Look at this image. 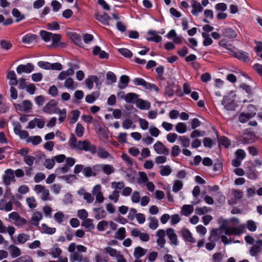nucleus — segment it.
<instances>
[{
    "instance_id": "1",
    "label": "nucleus",
    "mask_w": 262,
    "mask_h": 262,
    "mask_svg": "<svg viewBox=\"0 0 262 262\" xmlns=\"http://www.w3.org/2000/svg\"><path fill=\"white\" fill-rule=\"evenodd\" d=\"M78 150L90 151L92 154L96 153V146L92 144L88 140L79 141Z\"/></svg>"
},
{
    "instance_id": "2",
    "label": "nucleus",
    "mask_w": 262,
    "mask_h": 262,
    "mask_svg": "<svg viewBox=\"0 0 262 262\" xmlns=\"http://www.w3.org/2000/svg\"><path fill=\"white\" fill-rule=\"evenodd\" d=\"M120 94H123L121 97L122 99H124L127 103H136V101L139 98V96L134 93H129L126 95L124 94V92L120 91L117 93V96H119Z\"/></svg>"
},
{
    "instance_id": "3",
    "label": "nucleus",
    "mask_w": 262,
    "mask_h": 262,
    "mask_svg": "<svg viewBox=\"0 0 262 262\" xmlns=\"http://www.w3.org/2000/svg\"><path fill=\"white\" fill-rule=\"evenodd\" d=\"M154 149L156 153L160 155H168L169 150L161 142L157 141L154 145Z\"/></svg>"
},
{
    "instance_id": "4",
    "label": "nucleus",
    "mask_w": 262,
    "mask_h": 262,
    "mask_svg": "<svg viewBox=\"0 0 262 262\" xmlns=\"http://www.w3.org/2000/svg\"><path fill=\"white\" fill-rule=\"evenodd\" d=\"M15 108L20 112H28L32 109V103L28 100H24L22 103H15Z\"/></svg>"
},
{
    "instance_id": "5",
    "label": "nucleus",
    "mask_w": 262,
    "mask_h": 262,
    "mask_svg": "<svg viewBox=\"0 0 262 262\" xmlns=\"http://www.w3.org/2000/svg\"><path fill=\"white\" fill-rule=\"evenodd\" d=\"M223 228L221 226L217 229H213L210 232V235L209 237V241L212 242H217L223 234Z\"/></svg>"
},
{
    "instance_id": "6",
    "label": "nucleus",
    "mask_w": 262,
    "mask_h": 262,
    "mask_svg": "<svg viewBox=\"0 0 262 262\" xmlns=\"http://www.w3.org/2000/svg\"><path fill=\"white\" fill-rule=\"evenodd\" d=\"M134 83L136 85H142L146 89L150 90L154 89L158 91V88L155 85L145 81L143 79L136 78L133 80Z\"/></svg>"
},
{
    "instance_id": "7",
    "label": "nucleus",
    "mask_w": 262,
    "mask_h": 262,
    "mask_svg": "<svg viewBox=\"0 0 262 262\" xmlns=\"http://www.w3.org/2000/svg\"><path fill=\"white\" fill-rule=\"evenodd\" d=\"M34 66L31 63H27L26 64H19L16 68V72L18 74L23 73H30L34 70Z\"/></svg>"
},
{
    "instance_id": "8",
    "label": "nucleus",
    "mask_w": 262,
    "mask_h": 262,
    "mask_svg": "<svg viewBox=\"0 0 262 262\" xmlns=\"http://www.w3.org/2000/svg\"><path fill=\"white\" fill-rule=\"evenodd\" d=\"M222 104L224 106V108L228 111H234L236 106L234 100L228 99L225 97L223 98Z\"/></svg>"
},
{
    "instance_id": "9",
    "label": "nucleus",
    "mask_w": 262,
    "mask_h": 262,
    "mask_svg": "<svg viewBox=\"0 0 262 262\" xmlns=\"http://www.w3.org/2000/svg\"><path fill=\"white\" fill-rule=\"evenodd\" d=\"M156 236L158 237L157 239L158 245L161 248H163L166 243L165 231L163 229L159 230L156 233Z\"/></svg>"
},
{
    "instance_id": "10",
    "label": "nucleus",
    "mask_w": 262,
    "mask_h": 262,
    "mask_svg": "<svg viewBox=\"0 0 262 262\" xmlns=\"http://www.w3.org/2000/svg\"><path fill=\"white\" fill-rule=\"evenodd\" d=\"M5 175L3 176V179L4 183L8 185L10 184V181H15V177L13 170L11 169H7L5 171Z\"/></svg>"
},
{
    "instance_id": "11",
    "label": "nucleus",
    "mask_w": 262,
    "mask_h": 262,
    "mask_svg": "<svg viewBox=\"0 0 262 262\" xmlns=\"http://www.w3.org/2000/svg\"><path fill=\"white\" fill-rule=\"evenodd\" d=\"M69 30H67V35H68L70 39L76 45L80 46L81 43V40L80 36L76 32L70 31V29H68Z\"/></svg>"
},
{
    "instance_id": "12",
    "label": "nucleus",
    "mask_w": 262,
    "mask_h": 262,
    "mask_svg": "<svg viewBox=\"0 0 262 262\" xmlns=\"http://www.w3.org/2000/svg\"><path fill=\"white\" fill-rule=\"evenodd\" d=\"M231 54L233 55L236 58L241 60L244 62H247L250 61L248 54L244 51H238L235 52L231 51Z\"/></svg>"
},
{
    "instance_id": "13",
    "label": "nucleus",
    "mask_w": 262,
    "mask_h": 262,
    "mask_svg": "<svg viewBox=\"0 0 262 262\" xmlns=\"http://www.w3.org/2000/svg\"><path fill=\"white\" fill-rule=\"evenodd\" d=\"M191 5L192 8L191 13L194 16H198L199 13L203 10V8L201 4L196 0L191 1Z\"/></svg>"
},
{
    "instance_id": "14",
    "label": "nucleus",
    "mask_w": 262,
    "mask_h": 262,
    "mask_svg": "<svg viewBox=\"0 0 262 262\" xmlns=\"http://www.w3.org/2000/svg\"><path fill=\"white\" fill-rule=\"evenodd\" d=\"M262 250V240L257 241L256 243L251 247L250 250V254L252 256H256Z\"/></svg>"
},
{
    "instance_id": "15",
    "label": "nucleus",
    "mask_w": 262,
    "mask_h": 262,
    "mask_svg": "<svg viewBox=\"0 0 262 262\" xmlns=\"http://www.w3.org/2000/svg\"><path fill=\"white\" fill-rule=\"evenodd\" d=\"M95 18L102 24L108 25V21L111 19V17L105 12L102 13L97 12L95 14Z\"/></svg>"
},
{
    "instance_id": "16",
    "label": "nucleus",
    "mask_w": 262,
    "mask_h": 262,
    "mask_svg": "<svg viewBox=\"0 0 262 262\" xmlns=\"http://www.w3.org/2000/svg\"><path fill=\"white\" fill-rule=\"evenodd\" d=\"M56 110V103L54 100L49 102L43 107V111L45 113L52 114L55 112Z\"/></svg>"
},
{
    "instance_id": "17",
    "label": "nucleus",
    "mask_w": 262,
    "mask_h": 262,
    "mask_svg": "<svg viewBox=\"0 0 262 262\" xmlns=\"http://www.w3.org/2000/svg\"><path fill=\"white\" fill-rule=\"evenodd\" d=\"M166 234L168 236L171 244L175 246L178 245L177 235L175 233L174 230L172 228H168L166 230Z\"/></svg>"
},
{
    "instance_id": "18",
    "label": "nucleus",
    "mask_w": 262,
    "mask_h": 262,
    "mask_svg": "<svg viewBox=\"0 0 262 262\" xmlns=\"http://www.w3.org/2000/svg\"><path fill=\"white\" fill-rule=\"evenodd\" d=\"M71 261H77L78 262H89V259L86 257H83L82 255L78 252H75L70 255Z\"/></svg>"
},
{
    "instance_id": "19",
    "label": "nucleus",
    "mask_w": 262,
    "mask_h": 262,
    "mask_svg": "<svg viewBox=\"0 0 262 262\" xmlns=\"http://www.w3.org/2000/svg\"><path fill=\"white\" fill-rule=\"evenodd\" d=\"M98 167V171L102 170L106 174L110 175L114 172V169L113 166L108 164H102L96 166Z\"/></svg>"
},
{
    "instance_id": "20",
    "label": "nucleus",
    "mask_w": 262,
    "mask_h": 262,
    "mask_svg": "<svg viewBox=\"0 0 262 262\" xmlns=\"http://www.w3.org/2000/svg\"><path fill=\"white\" fill-rule=\"evenodd\" d=\"M37 38L38 36L37 35L28 33L22 37L21 41L24 43L29 44L36 41Z\"/></svg>"
},
{
    "instance_id": "21",
    "label": "nucleus",
    "mask_w": 262,
    "mask_h": 262,
    "mask_svg": "<svg viewBox=\"0 0 262 262\" xmlns=\"http://www.w3.org/2000/svg\"><path fill=\"white\" fill-rule=\"evenodd\" d=\"M129 81V78L126 75H122L119 79L118 83V87L121 90H123L126 88Z\"/></svg>"
},
{
    "instance_id": "22",
    "label": "nucleus",
    "mask_w": 262,
    "mask_h": 262,
    "mask_svg": "<svg viewBox=\"0 0 262 262\" xmlns=\"http://www.w3.org/2000/svg\"><path fill=\"white\" fill-rule=\"evenodd\" d=\"M182 236L184 240L190 243L195 242V239L193 238L190 231L187 229H183L181 230Z\"/></svg>"
},
{
    "instance_id": "23",
    "label": "nucleus",
    "mask_w": 262,
    "mask_h": 262,
    "mask_svg": "<svg viewBox=\"0 0 262 262\" xmlns=\"http://www.w3.org/2000/svg\"><path fill=\"white\" fill-rule=\"evenodd\" d=\"M93 53L94 55H98L100 58H108V54L104 51L101 50V48L98 46L94 48Z\"/></svg>"
},
{
    "instance_id": "24",
    "label": "nucleus",
    "mask_w": 262,
    "mask_h": 262,
    "mask_svg": "<svg viewBox=\"0 0 262 262\" xmlns=\"http://www.w3.org/2000/svg\"><path fill=\"white\" fill-rule=\"evenodd\" d=\"M98 80V77L95 75L89 76L85 80V83L87 88L89 90H91L93 87L94 82L97 83Z\"/></svg>"
},
{
    "instance_id": "25",
    "label": "nucleus",
    "mask_w": 262,
    "mask_h": 262,
    "mask_svg": "<svg viewBox=\"0 0 262 262\" xmlns=\"http://www.w3.org/2000/svg\"><path fill=\"white\" fill-rule=\"evenodd\" d=\"M147 33L152 36V37H147L146 39L147 40L152 41L156 42H159L161 41L162 37L158 35L156 31L149 30L148 31Z\"/></svg>"
},
{
    "instance_id": "26",
    "label": "nucleus",
    "mask_w": 262,
    "mask_h": 262,
    "mask_svg": "<svg viewBox=\"0 0 262 262\" xmlns=\"http://www.w3.org/2000/svg\"><path fill=\"white\" fill-rule=\"evenodd\" d=\"M136 104L138 108L141 110H148L150 106V104L149 102L139 98L136 102Z\"/></svg>"
},
{
    "instance_id": "27",
    "label": "nucleus",
    "mask_w": 262,
    "mask_h": 262,
    "mask_svg": "<svg viewBox=\"0 0 262 262\" xmlns=\"http://www.w3.org/2000/svg\"><path fill=\"white\" fill-rule=\"evenodd\" d=\"M96 171H98V167H96V166L94 167L93 170L92 168L87 167L83 168L82 172L85 177H90L91 176H96L97 174Z\"/></svg>"
},
{
    "instance_id": "28",
    "label": "nucleus",
    "mask_w": 262,
    "mask_h": 262,
    "mask_svg": "<svg viewBox=\"0 0 262 262\" xmlns=\"http://www.w3.org/2000/svg\"><path fill=\"white\" fill-rule=\"evenodd\" d=\"M147 252V250L141 247H137L135 248L134 252V256L137 259L145 255Z\"/></svg>"
},
{
    "instance_id": "29",
    "label": "nucleus",
    "mask_w": 262,
    "mask_h": 262,
    "mask_svg": "<svg viewBox=\"0 0 262 262\" xmlns=\"http://www.w3.org/2000/svg\"><path fill=\"white\" fill-rule=\"evenodd\" d=\"M69 145L72 149H77L79 147V141L77 140L75 136L71 134L69 141Z\"/></svg>"
},
{
    "instance_id": "30",
    "label": "nucleus",
    "mask_w": 262,
    "mask_h": 262,
    "mask_svg": "<svg viewBox=\"0 0 262 262\" xmlns=\"http://www.w3.org/2000/svg\"><path fill=\"white\" fill-rule=\"evenodd\" d=\"M193 211V207L190 205H184L182 206L181 213L186 216H189Z\"/></svg>"
},
{
    "instance_id": "31",
    "label": "nucleus",
    "mask_w": 262,
    "mask_h": 262,
    "mask_svg": "<svg viewBox=\"0 0 262 262\" xmlns=\"http://www.w3.org/2000/svg\"><path fill=\"white\" fill-rule=\"evenodd\" d=\"M100 95L99 92H94L91 94L87 95L85 97V101L88 103H93Z\"/></svg>"
},
{
    "instance_id": "32",
    "label": "nucleus",
    "mask_w": 262,
    "mask_h": 262,
    "mask_svg": "<svg viewBox=\"0 0 262 262\" xmlns=\"http://www.w3.org/2000/svg\"><path fill=\"white\" fill-rule=\"evenodd\" d=\"M42 141V139L39 136H30L26 139L27 143H31L33 145H37Z\"/></svg>"
},
{
    "instance_id": "33",
    "label": "nucleus",
    "mask_w": 262,
    "mask_h": 262,
    "mask_svg": "<svg viewBox=\"0 0 262 262\" xmlns=\"http://www.w3.org/2000/svg\"><path fill=\"white\" fill-rule=\"evenodd\" d=\"M224 35L230 38H234L237 36L236 32L232 29L225 28L223 30Z\"/></svg>"
},
{
    "instance_id": "34",
    "label": "nucleus",
    "mask_w": 262,
    "mask_h": 262,
    "mask_svg": "<svg viewBox=\"0 0 262 262\" xmlns=\"http://www.w3.org/2000/svg\"><path fill=\"white\" fill-rule=\"evenodd\" d=\"M8 249L11 251V256L13 258L19 256L21 254L19 248L13 245H11L9 247Z\"/></svg>"
},
{
    "instance_id": "35",
    "label": "nucleus",
    "mask_w": 262,
    "mask_h": 262,
    "mask_svg": "<svg viewBox=\"0 0 262 262\" xmlns=\"http://www.w3.org/2000/svg\"><path fill=\"white\" fill-rule=\"evenodd\" d=\"M81 226L85 227L88 230L90 231L95 228V225L93 223V220L90 219H86L83 221Z\"/></svg>"
},
{
    "instance_id": "36",
    "label": "nucleus",
    "mask_w": 262,
    "mask_h": 262,
    "mask_svg": "<svg viewBox=\"0 0 262 262\" xmlns=\"http://www.w3.org/2000/svg\"><path fill=\"white\" fill-rule=\"evenodd\" d=\"M93 211L95 212V217L97 220L103 219L106 215V212L102 208H94Z\"/></svg>"
},
{
    "instance_id": "37",
    "label": "nucleus",
    "mask_w": 262,
    "mask_h": 262,
    "mask_svg": "<svg viewBox=\"0 0 262 262\" xmlns=\"http://www.w3.org/2000/svg\"><path fill=\"white\" fill-rule=\"evenodd\" d=\"M13 16L16 18L15 21L18 23L25 19V16L24 14H21L20 12L17 9L14 8L12 11Z\"/></svg>"
},
{
    "instance_id": "38",
    "label": "nucleus",
    "mask_w": 262,
    "mask_h": 262,
    "mask_svg": "<svg viewBox=\"0 0 262 262\" xmlns=\"http://www.w3.org/2000/svg\"><path fill=\"white\" fill-rule=\"evenodd\" d=\"M80 114V112L77 110L72 111L71 113V116L69 117L70 123L72 124L75 123L77 121Z\"/></svg>"
},
{
    "instance_id": "39",
    "label": "nucleus",
    "mask_w": 262,
    "mask_h": 262,
    "mask_svg": "<svg viewBox=\"0 0 262 262\" xmlns=\"http://www.w3.org/2000/svg\"><path fill=\"white\" fill-rule=\"evenodd\" d=\"M39 34L45 42H49L51 39L53 33L50 32L46 31L45 30H41L39 32Z\"/></svg>"
},
{
    "instance_id": "40",
    "label": "nucleus",
    "mask_w": 262,
    "mask_h": 262,
    "mask_svg": "<svg viewBox=\"0 0 262 262\" xmlns=\"http://www.w3.org/2000/svg\"><path fill=\"white\" fill-rule=\"evenodd\" d=\"M126 231L124 228H120L115 234V238L119 240H122L125 237Z\"/></svg>"
},
{
    "instance_id": "41",
    "label": "nucleus",
    "mask_w": 262,
    "mask_h": 262,
    "mask_svg": "<svg viewBox=\"0 0 262 262\" xmlns=\"http://www.w3.org/2000/svg\"><path fill=\"white\" fill-rule=\"evenodd\" d=\"M42 219V215L39 212L34 213L32 216L31 224L35 226H38L39 221Z\"/></svg>"
},
{
    "instance_id": "42",
    "label": "nucleus",
    "mask_w": 262,
    "mask_h": 262,
    "mask_svg": "<svg viewBox=\"0 0 262 262\" xmlns=\"http://www.w3.org/2000/svg\"><path fill=\"white\" fill-rule=\"evenodd\" d=\"M124 186L125 184L123 181L113 182L111 183V187L113 189H114V190H118L119 192L120 190L123 189Z\"/></svg>"
},
{
    "instance_id": "43",
    "label": "nucleus",
    "mask_w": 262,
    "mask_h": 262,
    "mask_svg": "<svg viewBox=\"0 0 262 262\" xmlns=\"http://www.w3.org/2000/svg\"><path fill=\"white\" fill-rule=\"evenodd\" d=\"M148 220L149 221V227L152 230L156 229L158 226V220L155 217H149Z\"/></svg>"
},
{
    "instance_id": "44",
    "label": "nucleus",
    "mask_w": 262,
    "mask_h": 262,
    "mask_svg": "<svg viewBox=\"0 0 262 262\" xmlns=\"http://www.w3.org/2000/svg\"><path fill=\"white\" fill-rule=\"evenodd\" d=\"M98 156L102 159H106L110 156V154L102 147H99L98 150H96Z\"/></svg>"
},
{
    "instance_id": "45",
    "label": "nucleus",
    "mask_w": 262,
    "mask_h": 262,
    "mask_svg": "<svg viewBox=\"0 0 262 262\" xmlns=\"http://www.w3.org/2000/svg\"><path fill=\"white\" fill-rule=\"evenodd\" d=\"M187 126L184 123L180 122L176 125V130L180 133L183 134L187 131Z\"/></svg>"
},
{
    "instance_id": "46",
    "label": "nucleus",
    "mask_w": 262,
    "mask_h": 262,
    "mask_svg": "<svg viewBox=\"0 0 262 262\" xmlns=\"http://www.w3.org/2000/svg\"><path fill=\"white\" fill-rule=\"evenodd\" d=\"M183 182L181 180H176L174 181L172 186V191L174 192H178L183 187Z\"/></svg>"
},
{
    "instance_id": "47",
    "label": "nucleus",
    "mask_w": 262,
    "mask_h": 262,
    "mask_svg": "<svg viewBox=\"0 0 262 262\" xmlns=\"http://www.w3.org/2000/svg\"><path fill=\"white\" fill-rule=\"evenodd\" d=\"M161 168V169L160 172L162 176H169L171 172V169L168 165L162 166Z\"/></svg>"
},
{
    "instance_id": "48",
    "label": "nucleus",
    "mask_w": 262,
    "mask_h": 262,
    "mask_svg": "<svg viewBox=\"0 0 262 262\" xmlns=\"http://www.w3.org/2000/svg\"><path fill=\"white\" fill-rule=\"evenodd\" d=\"M84 131V127L79 123L76 125L75 128V134L78 137H81Z\"/></svg>"
},
{
    "instance_id": "49",
    "label": "nucleus",
    "mask_w": 262,
    "mask_h": 262,
    "mask_svg": "<svg viewBox=\"0 0 262 262\" xmlns=\"http://www.w3.org/2000/svg\"><path fill=\"white\" fill-rule=\"evenodd\" d=\"M245 225H242L237 227H232V234L235 235H239L243 232L244 230L245 229Z\"/></svg>"
},
{
    "instance_id": "50",
    "label": "nucleus",
    "mask_w": 262,
    "mask_h": 262,
    "mask_svg": "<svg viewBox=\"0 0 262 262\" xmlns=\"http://www.w3.org/2000/svg\"><path fill=\"white\" fill-rule=\"evenodd\" d=\"M120 196V193L118 190H114L112 193L108 196V198L114 203H117Z\"/></svg>"
},
{
    "instance_id": "51",
    "label": "nucleus",
    "mask_w": 262,
    "mask_h": 262,
    "mask_svg": "<svg viewBox=\"0 0 262 262\" xmlns=\"http://www.w3.org/2000/svg\"><path fill=\"white\" fill-rule=\"evenodd\" d=\"M0 45L1 48L5 50H8L12 47V43L9 41L6 40H0Z\"/></svg>"
},
{
    "instance_id": "52",
    "label": "nucleus",
    "mask_w": 262,
    "mask_h": 262,
    "mask_svg": "<svg viewBox=\"0 0 262 262\" xmlns=\"http://www.w3.org/2000/svg\"><path fill=\"white\" fill-rule=\"evenodd\" d=\"M29 238V236L25 233H20L17 236V241L20 244H25Z\"/></svg>"
},
{
    "instance_id": "53",
    "label": "nucleus",
    "mask_w": 262,
    "mask_h": 262,
    "mask_svg": "<svg viewBox=\"0 0 262 262\" xmlns=\"http://www.w3.org/2000/svg\"><path fill=\"white\" fill-rule=\"evenodd\" d=\"M179 140L183 147H188L189 146L190 140L188 137L185 136H179Z\"/></svg>"
},
{
    "instance_id": "54",
    "label": "nucleus",
    "mask_w": 262,
    "mask_h": 262,
    "mask_svg": "<svg viewBox=\"0 0 262 262\" xmlns=\"http://www.w3.org/2000/svg\"><path fill=\"white\" fill-rule=\"evenodd\" d=\"M149 133L151 136L157 137L159 135L160 131L154 125H151L149 128Z\"/></svg>"
},
{
    "instance_id": "55",
    "label": "nucleus",
    "mask_w": 262,
    "mask_h": 262,
    "mask_svg": "<svg viewBox=\"0 0 262 262\" xmlns=\"http://www.w3.org/2000/svg\"><path fill=\"white\" fill-rule=\"evenodd\" d=\"M26 202L28 206L31 209H33L37 206V203L33 196L27 198Z\"/></svg>"
},
{
    "instance_id": "56",
    "label": "nucleus",
    "mask_w": 262,
    "mask_h": 262,
    "mask_svg": "<svg viewBox=\"0 0 262 262\" xmlns=\"http://www.w3.org/2000/svg\"><path fill=\"white\" fill-rule=\"evenodd\" d=\"M252 117L253 116H251V115L248 113H242L239 115V121L242 123H244Z\"/></svg>"
},
{
    "instance_id": "57",
    "label": "nucleus",
    "mask_w": 262,
    "mask_h": 262,
    "mask_svg": "<svg viewBox=\"0 0 262 262\" xmlns=\"http://www.w3.org/2000/svg\"><path fill=\"white\" fill-rule=\"evenodd\" d=\"M105 250L106 253L110 254L111 256L117 257V256L120 253L116 249L112 248L111 247H107L105 248Z\"/></svg>"
},
{
    "instance_id": "58",
    "label": "nucleus",
    "mask_w": 262,
    "mask_h": 262,
    "mask_svg": "<svg viewBox=\"0 0 262 262\" xmlns=\"http://www.w3.org/2000/svg\"><path fill=\"white\" fill-rule=\"evenodd\" d=\"M42 226L44 233L46 234H53L56 231V229L55 228L49 227L45 224H43Z\"/></svg>"
},
{
    "instance_id": "59",
    "label": "nucleus",
    "mask_w": 262,
    "mask_h": 262,
    "mask_svg": "<svg viewBox=\"0 0 262 262\" xmlns=\"http://www.w3.org/2000/svg\"><path fill=\"white\" fill-rule=\"evenodd\" d=\"M55 163L54 159L53 158L51 159H47L45 161L44 165L47 169H50L54 167Z\"/></svg>"
},
{
    "instance_id": "60",
    "label": "nucleus",
    "mask_w": 262,
    "mask_h": 262,
    "mask_svg": "<svg viewBox=\"0 0 262 262\" xmlns=\"http://www.w3.org/2000/svg\"><path fill=\"white\" fill-rule=\"evenodd\" d=\"M119 53L125 57H131L133 56L132 52L126 48H121L118 50Z\"/></svg>"
},
{
    "instance_id": "61",
    "label": "nucleus",
    "mask_w": 262,
    "mask_h": 262,
    "mask_svg": "<svg viewBox=\"0 0 262 262\" xmlns=\"http://www.w3.org/2000/svg\"><path fill=\"white\" fill-rule=\"evenodd\" d=\"M140 127L143 130H146L148 128L149 123L147 120L144 119L139 118L138 120Z\"/></svg>"
},
{
    "instance_id": "62",
    "label": "nucleus",
    "mask_w": 262,
    "mask_h": 262,
    "mask_svg": "<svg viewBox=\"0 0 262 262\" xmlns=\"http://www.w3.org/2000/svg\"><path fill=\"white\" fill-rule=\"evenodd\" d=\"M47 28L49 30H58L60 29L59 25L56 22L48 23L47 25Z\"/></svg>"
},
{
    "instance_id": "63",
    "label": "nucleus",
    "mask_w": 262,
    "mask_h": 262,
    "mask_svg": "<svg viewBox=\"0 0 262 262\" xmlns=\"http://www.w3.org/2000/svg\"><path fill=\"white\" fill-rule=\"evenodd\" d=\"M15 262H33V261L31 256L29 255H25L17 259Z\"/></svg>"
},
{
    "instance_id": "64",
    "label": "nucleus",
    "mask_w": 262,
    "mask_h": 262,
    "mask_svg": "<svg viewBox=\"0 0 262 262\" xmlns=\"http://www.w3.org/2000/svg\"><path fill=\"white\" fill-rule=\"evenodd\" d=\"M223 255L220 252H216L212 256V262H221Z\"/></svg>"
}]
</instances>
